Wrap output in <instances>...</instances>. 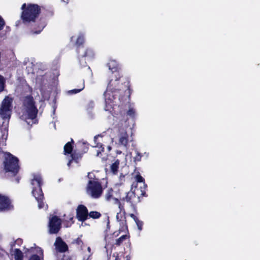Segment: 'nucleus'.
<instances>
[{
	"label": "nucleus",
	"mask_w": 260,
	"mask_h": 260,
	"mask_svg": "<svg viewBox=\"0 0 260 260\" xmlns=\"http://www.w3.org/2000/svg\"><path fill=\"white\" fill-rule=\"evenodd\" d=\"M107 66L112 72H116L114 75V78L112 79L108 83L107 90L104 94L105 99L104 109L106 111L113 114L116 105L115 104V97L112 90L114 89H117L120 85V80L121 76L118 73V71L120 68L118 62L113 59H110L109 60L107 63Z\"/></svg>",
	"instance_id": "obj_1"
},
{
	"label": "nucleus",
	"mask_w": 260,
	"mask_h": 260,
	"mask_svg": "<svg viewBox=\"0 0 260 260\" xmlns=\"http://www.w3.org/2000/svg\"><path fill=\"white\" fill-rule=\"evenodd\" d=\"M13 99L6 96L0 107V146H4L8 137V123L12 109Z\"/></svg>",
	"instance_id": "obj_2"
},
{
	"label": "nucleus",
	"mask_w": 260,
	"mask_h": 260,
	"mask_svg": "<svg viewBox=\"0 0 260 260\" xmlns=\"http://www.w3.org/2000/svg\"><path fill=\"white\" fill-rule=\"evenodd\" d=\"M38 110L35 105L33 98L31 96H26L23 101V105L20 113V118L26 121L28 125L37 122L36 116Z\"/></svg>",
	"instance_id": "obj_3"
},
{
	"label": "nucleus",
	"mask_w": 260,
	"mask_h": 260,
	"mask_svg": "<svg viewBox=\"0 0 260 260\" xmlns=\"http://www.w3.org/2000/svg\"><path fill=\"white\" fill-rule=\"evenodd\" d=\"M42 180L40 175H35L31 179V185H32V194L36 198L38 203L39 209L47 208V205L43 202V194L41 189Z\"/></svg>",
	"instance_id": "obj_4"
},
{
	"label": "nucleus",
	"mask_w": 260,
	"mask_h": 260,
	"mask_svg": "<svg viewBox=\"0 0 260 260\" xmlns=\"http://www.w3.org/2000/svg\"><path fill=\"white\" fill-rule=\"evenodd\" d=\"M89 181L86 187V192L91 197L97 199L101 197L103 192V188L101 184L94 179V175L93 173H89L88 174Z\"/></svg>",
	"instance_id": "obj_5"
},
{
	"label": "nucleus",
	"mask_w": 260,
	"mask_h": 260,
	"mask_svg": "<svg viewBox=\"0 0 260 260\" xmlns=\"http://www.w3.org/2000/svg\"><path fill=\"white\" fill-rule=\"evenodd\" d=\"M21 9L23 10L21 17L25 22L35 21L40 12L39 6L35 4H28L26 6L24 4Z\"/></svg>",
	"instance_id": "obj_6"
},
{
	"label": "nucleus",
	"mask_w": 260,
	"mask_h": 260,
	"mask_svg": "<svg viewBox=\"0 0 260 260\" xmlns=\"http://www.w3.org/2000/svg\"><path fill=\"white\" fill-rule=\"evenodd\" d=\"M5 160L4 161L5 169L7 172L14 174L18 171V159L9 153H4Z\"/></svg>",
	"instance_id": "obj_7"
},
{
	"label": "nucleus",
	"mask_w": 260,
	"mask_h": 260,
	"mask_svg": "<svg viewBox=\"0 0 260 260\" xmlns=\"http://www.w3.org/2000/svg\"><path fill=\"white\" fill-rule=\"evenodd\" d=\"M113 189L112 188H109L106 192L105 199L107 201L113 200L114 203L117 204L120 211L122 210V202L126 201L127 202H131V198L134 196L133 192H128L125 197L120 198V200L117 198H113Z\"/></svg>",
	"instance_id": "obj_8"
},
{
	"label": "nucleus",
	"mask_w": 260,
	"mask_h": 260,
	"mask_svg": "<svg viewBox=\"0 0 260 260\" xmlns=\"http://www.w3.org/2000/svg\"><path fill=\"white\" fill-rule=\"evenodd\" d=\"M106 140L110 141L113 143L112 139L108 137L103 138L102 136L100 135L94 137L93 140L94 144L92 146L96 149V156H99L101 152L103 151L104 147H103L102 142H105Z\"/></svg>",
	"instance_id": "obj_9"
},
{
	"label": "nucleus",
	"mask_w": 260,
	"mask_h": 260,
	"mask_svg": "<svg viewBox=\"0 0 260 260\" xmlns=\"http://www.w3.org/2000/svg\"><path fill=\"white\" fill-rule=\"evenodd\" d=\"M61 220L57 216H54L49 219V232L51 234L57 233L60 228Z\"/></svg>",
	"instance_id": "obj_10"
},
{
	"label": "nucleus",
	"mask_w": 260,
	"mask_h": 260,
	"mask_svg": "<svg viewBox=\"0 0 260 260\" xmlns=\"http://www.w3.org/2000/svg\"><path fill=\"white\" fill-rule=\"evenodd\" d=\"M13 208L10 200L4 196L0 194V211H5Z\"/></svg>",
	"instance_id": "obj_11"
},
{
	"label": "nucleus",
	"mask_w": 260,
	"mask_h": 260,
	"mask_svg": "<svg viewBox=\"0 0 260 260\" xmlns=\"http://www.w3.org/2000/svg\"><path fill=\"white\" fill-rule=\"evenodd\" d=\"M88 216V210L85 206L81 205L77 209V217L79 220L84 221Z\"/></svg>",
	"instance_id": "obj_12"
},
{
	"label": "nucleus",
	"mask_w": 260,
	"mask_h": 260,
	"mask_svg": "<svg viewBox=\"0 0 260 260\" xmlns=\"http://www.w3.org/2000/svg\"><path fill=\"white\" fill-rule=\"evenodd\" d=\"M118 137V144L126 148L128 142V136L125 131L122 130L120 131Z\"/></svg>",
	"instance_id": "obj_13"
},
{
	"label": "nucleus",
	"mask_w": 260,
	"mask_h": 260,
	"mask_svg": "<svg viewBox=\"0 0 260 260\" xmlns=\"http://www.w3.org/2000/svg\"><path fill=\"white\" fill-rule=\"evenodd\" d=\"M54 245L55 246V249L60 252H66L68 249V247L67 244L64 241H63V240L60 237H57L56 239Z\"/></svg>",
	"instance_id": "obj_14"
},
{
	"label": "nucleus",
	"mask_w": 260,
	"mask_h": 260,
	"mask_svg": "<svg viewBox=\"0 0 260 260\" xmlns=\"http://www.w3.org/2000/svg\"><path fill=\"white\" fill-rule=\"evenodd\" d=\"M73 147L70 142L67 143L65 146H64V154L65 155H67L68 154H71L68 158L69 162L67 165L70 167L72 162L74 160L77 162V161L75 160V156L74 154H71L72 151Z\"/></svg>",
	"instance_id": "obj_15"
},
{
	"label": "nucleus",
	"mask_w": 260,
	"mask_h": 260,
	"mask_svg": "<svg viewBox=\"0 0 260 260\" xmlns=\"http://www.w3.org/2000/svg\"><path fill=\"white\" fill-rule=\"evenodd\" d=\"M71 42L76 45H80L82 44L84 41V35L80 33L77 35L73 36L71 37Z\"/></svg>",
	"instance_id": "obj_16"
},
{
	"label": "nucleus",
	"mask_w": 260,
	"mask_h": 260,
	"mask_svg": "<svg viewBox=\"0 0 260 260\" xmlns=\"http://www.w3.org/2000/svg\"><path fill=\"white\" fill-rule=\"evenodd\" d=\"M135 179L138 183L142 184L144 189L141 190V195L144 196L145 193V189L147 186L144 182V179L140 174L137 175Z\"/></svg>",
	"instance_id": "obj_17"
},
{
	"label": "nucleus",
	"mask_w": 260,
	"mask_h": 260,
	"mask_svg": "<svg viewBox=\"0 0 260 260\" xmlns=\"http://www.w3.org/2000/svg\"><path fill=\"white\" fill-rule=\"evenodd\" d=\"M85 52L84 54H80L81 56H85L86 57L90 58L93 56V52L91 49H85L84 48H80L79 50V53L81 52Z\"/></svg>",
	"instance_id": "obj_18"
},
{
	"label": "nucleus",
	"mask_w": 260,
	"mask_h": 260,
	"mask_svg": "<svg viewBox=\"0 0 260 260\" xmlns=\"http://www.w3.org/2000/svg\"><path fill=\"white\" fill-rule=\"evenodd\" d=\"M119 161L117 159L116 160L112 165L111 166V169L112 172L115 174L117 172L118 169L119 168Z\"/></svg>",
	"instance_id": "obj_19"
},
{
	"label": "nucleus",
	"mask_w": 260,
	"mask_h": 260,
	"mask_svg": "<svg viewBox=\"0 0 260 260\" xmlns=\"http://www.w3.org/2000/svg\"><path fill=\"white\" fill-rule=\"evenodd\" d=\"M14 256L15 260H22L23 259V255L22 252L16 249L14 251Z\"/></svg>",
	"instance_id": "obj_20"
},
{
	"label": "nucleus",
	"mask_w": 260,
	"mask_h": 260,
	"mask_svg": "<svg viewBox=\"0 0 260 260\" xmlns=\"http://www.w3.org/2000/svg\"><path fill=\"white\" fill-rule=\"evenodd\" d=\"M127 114L132 118H135L137 115L136 110L132 107H129Z\"/></svg>",
	"instance_id": "obj_21"
},
{
	"label": "nucleus",
	"mask_w": 260,
	"mask_h": 260,
	"mask_svg": "<svg viewBox=\"0 0 260 260\" xmlns=\"http://www.w3.org/2000/svg\"><path fill=\"white\" fill-rule=\"evenodd\" d=\"M88 215L91 218H92L94 219H96V218H99L101 216V215L100 213H99L97 211H91V212H89V213L88 214Z\"/></svg>",
	"instance_id": "obj_22"
},
{
	"label": "nucleus",
	"mask_w": 260,
	"mask_h": 260,
	"mask_svg": "<svg viewBox=\"0 0 260 260\" xmlns=\"http://www.w3.org/2000/svg\"><path fill=\"white\" fill-rule=\"evenodd\" d=\"M135 223L137 226L138 229L141 231L143 229V222L140 220L139 219H136V221H135Z\"/></svg>",
	"instance_id": "obj_23"
},
{
	"label": "nucleus",
	"mask_w": 260,
	"mask_h": 260,
	"mask_svg": "<svg viewBox=\"0 0 260 260\" xmlns=\"http://www.w3.org/2000/svg\"><path fill=\"white\" fill-rule=\"evenodd\" d=\"M5 80L4 77L0 75V92L3 91L4 88Z\"/></svg>",
	"instance_id": "obj_24"
},
{
	"label": "nucleus",
	"mask_w": 260,
	"mask_h": 260,
	"mask_svg": "<svg viewBox=\"0 0 260 260\" xmlns=\"http://www.w3.org/2000/svg\"><path fill=\"white\" fill-rule=\"evenodd\" d=\"M126 235H122L116 241V244L117 245H120V244L125 239Z\"/></svg>",
	"instance_id": "obj_25"
},
{
	"label": "nucleus",
	"mask_w": 260,
	"mask_h": 260,
	"mask_svg": "<svg viewBox=\"0 0 260 260\" xmlns=\"http://www.w3.org/2000/svg\"><path fill=\"white\" fill-rule=\"evenodd\" d=\"M136 156L134 157L135 161H140L141 159L142 154L139 153L138 151H136Z\"/></svg>",
	"instance_id": "obj_26"
},
{
	"label": "nucleus",
	"mask_w": 260,
	"mask_h": 260,
	"mask_svg": "<svg viewBox=\"0 0 260 260\" xmlns=\"http://www.w3.org/2000/svg\"><path fill=\"white\" fill-rule=\"evenodd\" d=\"M84 88V84L83 83L81 86V88L80 89H75L74 90H70L69 91V92L71 93H78L80 91H81L82 89H83Z\"/></svg>",
	"instance_id": "obj_27"
},
{
	"label": "nucleus",
	"mask_w": 260,
	"mask_h": 260,
	"mask_svg": "<svg viewBox=\"0 0 260 260\" xmlns=\"http://www.w3.org/2000/svg\"><path fill=\"white\" fill-rule=\"evenodd\" d=\"M5 25V22L4 19L0 16V30L3 29Z\"/></svg>",
	"instance_id": "obj_28"
},
{
	"label": "nucleus",
	"mask_w": 260,
	"mask_h": 260,
	"mask_svg": "<svg viewBox=\"0 0 260 260\" xmlns=\"http://www.w3.org/2000/svg\"><path fill=\"white\" fill-rule=\"evenodd\" d=\"M123 217L122 214L121 213H118L116 215V219L117 221H121L122 220V218Z\"/></svg>",
	"instance_id": "obj_29"
},
{
	"label": "nucleus",
	"mask_w": 260,
	"mask_h": 260,
	"mask_svg": "<svg viewBox=\"0 0 260 260\" xmlns=\"http://www.w3.org/2000/svg\"><path fill=\"white\" fill-rule=\"evenodd\" d=\"M44 26H45V24L44 23L42 24L40 26H39V29L38 30L34 32V33H35V34L40 33L42 31L43 28L44 27Z\"/></svg>",
	"instance_id": "obj_30"
},
{
	"label": "nucleus",
	"mask_w": 260,
	"mask_h": 260,
	"mask_svg": "<svg viewBox=\"0 0 260 260\" xmlns=\"http://www.w3.org/2000/svg\"><path fill=\"white\" fill-rule=\"evenodd\" d=\"M29 260H40V258L38 256L35 255L32 256Z\"/></svg>",
	"instance_id": "obj_31"
},
{
	"label": "nucleus",
	"mask_w": 260,
	"mask_h": 260,
	"mask_svg": "<svg viewBox=\"0 0 260 260\" xmlns=\"http://www.w3.org/2000/svg\"><path fill=\"white\" fill-rule=\"evenodd\" d=\"M75 242L78 245H80V244H81L82 243V242L80 238H78L77 239H76L75 240Z\"/></svg>",
	"instance_id": "obj_32"
},
{
	"label": "nucleus",
	"mask_w": 260,
	"mask_h": 260,
	"mask_svg": "<svg viewBox=\"0 0 260 260\" xmlns=\"http://www.w3.org/2000/svg\"><path fill=\"white\" fill-rule=\"evenodd\" d=\"M130 216L135 221H136V219H138V218L133 214H131Z\"/></svg>",
	"instance_id": "obj_33"
},
{
	"label": "nucleus",
	"mask_w": 260,
	"mask_h": 260,
	"mask_svg": "<svg viewBox=\"0 0 260 260\" xmlns=\"http://www.w3.org/2000/svg\"><path fill=\"white\" fill-rule=\"evenodd\" d=\"M110 229V225H109V219L107 218V230H109Z\"/></svg>",
	"instance_id": "obj_34"
},
{
	"label": "nucleus",
	"mask_w": 260,
	"mask_h": 260,
	"mask_svg": "<svg viewBox=\"0 0 260 260\" xmlns=\"http://www.w3.org/2000/svg\"><path fill=\"white\" fill-rule=\"evenodd\" d=\"M114 234L115 236H118V234H119V232H114V234Z\"/></svg>",
	"instance_id": "obj_35"
},
{
	"label": "nucleus",
	"mask_w": 260,
	"mask_h": 260,
	"mask_svg": "<svg viewBox=\"0 0 260 260\" xmlns=\"http://www.w3.org/2000/svg\"><path fill=\"white\" fill-rule=\"evenodd\" d=\"M140 190L141 191V190H143L144 189L142 184H141V185L140 186Z\"/></svg>",
	"instance_id": "obj_36"
},
{
	"label": "nucleus",
	"mask_w": 260,
	"mask_h": 260,
	"mask_svg": "<svg viewBox=\"0 0 260 260\" xmlns=\"http://www.w3.org/2000/svg\"><path fill=\"white\" fill-rule=\"evenodd\" d=\"M107 148H108V150L109 151H110L111 150V147L110 146H108L107 147Z\"/></svg>",
	"instance_id": "obj_37"
},
{
	"label": "nucleus",
	"mask_w": 260,
	"mask_h": 260,
	"mask_svg": "<svg viewBox=\"0 0 260 260\" xmlns=\"http://www.w3.org/2000/svg\"><path fill=\"white\" fill-rule=\"evenodd\" d=\"M147 157L149 155V154L148 153H147V152H145L144 154Z\"/></svg>",
	"instance_id": "obj_38"
},
{
	"label": "nucleus",
	"mask_w": 260,
	"mask_h": 260,
	"mask_svg": "<svg viewBox=\"0 0 260 260\" xmlns=\"http://www.w3.org/2000/svg\"><path fill=\"white\" fill-rule=\"evenodd\" d=\"M87 250L89 252V253H90L91 249L89 247L87 248Z\"/></svg>",
	"instance_id": "obj_39"
},
{
	"label": "nucleus",
	"mask_w": 260,
	"mask_h": 260,
	"mask_svg": "<svg viewBox=\"0 0 260 260\" xmlns=\"http://www.w3.org/2000/svg\"><path fill=\"white\" fill-rule=\"evenodd\" d=\"M63 1L64 2H66V0H63Z\"/></svg>",
	"instance_id": "obj_40"
}]
</instances>
